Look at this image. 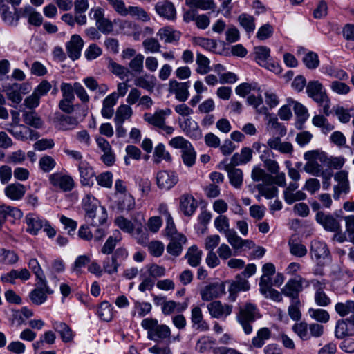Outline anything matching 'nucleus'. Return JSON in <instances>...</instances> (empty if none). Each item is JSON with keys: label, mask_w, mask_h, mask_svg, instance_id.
<instances>
[{"label": "nucleus", "mask_w": 354, "mask_h": 354, "mask_svg": "<svg viewBox=\"0 0 354 354\" xmlns=\"http://www.w3.org/2000/svg\"><path fill=\"white\" fill-rule=\"evenodd\" d=\"M207 308L210 315L214 318L226 317L232 311V306L223 304L220 301H214L207 304Z\"/></svg>", "instance_id": "obj_14"}, {"label": "nucleus", "mask_w": 354, "mask_h": 354, "mask_svg": "<svg viewBox=\"0 0 354 354\" xmlns=\"http://www.w3.org/2000/svg\"><path fill=\"white\" fill-rule=\"evenodd\" d=\"M8 131L16 139L23 141L28 139L34 140L37 139L39 136L37 131L24 125L14 127L12 129H8Z\"/></svg>", "instance_id": "obj_20"}, {"label": "nucleus", "mask_w": 354, "mask_h": 354, "mask_svg": "<svg viewBox=\"0 0 354 354\" xmlns=\"http://www.w3.org/2000/svg\"><path fill=\"white\" fill-rule=\"evenodd\" d=\"M179 127L189 138L194 140H199L202 138L203 133L196 121L191 117L178 121Z\"/></svg>", "instance_id": "obj_10"}, {"label": "nucleus", "mask_w": 354, "mask_h": 354, "mask_svg": "<svg viewBox=\"0 0 354 354\" xmlns=\"http://www.w3.org/2000/svg\"><path fill=\"white\" fill-rule=\"evenodd\" d=\"M15 9V12H12L10 10V7L0 10V15L2 20L8 26H16L18 24V21L21 16Z\"/></svg>", "instance_id": "obj_38"}, {"label": "nucleus", "mask_w": 354, "mask_h": 354, "mask_svg": "<svg viewBox=\"0 0 354 354\" xmlns=\"http://www.w3.org/2000/svg\"><path fill=\"white\" fill-rule=\"evenodd\" d=\"M287 102L290 106H292L295 113L299 117L301 120L306 121L308 118L309 114L308 110L303 104L291 98H288Z\"/></svg>", "instance_id": "obj_57"}, {"label": "nucleus", "mask_w": 354, "mask_h": 354, "mask_svg": "<svg viewBox=\"0 0 354 354\" xmlns=\"http://www.w3.org/2000/svg\"><path fill=\"white\" fill-rule=\"evenodd\" d=\"M196 62L198 65L196 71L198 73L201 75H205L208 73L211 68L209 66L210 61L209 59L205 57V55L197 53L196 54Z\"/></svg>", "instance_id": "obj_56"}, {"label": "nucleus", "mask_w": 354, "mask_h": 354, "mask_svg": "<svg viewBox=\"0 0 354 354\" xmlns=\"http://www.w3.org/2000/svg\"><path fill=\"white\" fill-rule=\"evenodd\" d=\"M21 17L28 18V23L35 26H39L42 24L43 17L30 6H25L19 10Z\"/></svg>", "instance_id": "obj_32"}, {"label": "nucleus", "mask_w": 354, "mask_h": 354, "mask_svg": "<svg viewBox=\"0 0 354 354\" xmlns=\"http://www.w3.org/2000/svg\"><path fill=\"white\" fill-rule=\"evenodd\" d=\"M308 313L310 318L320 323H327L330 319L328 311L322 308H310Z\"/></svg>", "instance_id": "obj_50"}, {"label": "nucleus", "mask_w": 354, "mask_h": 354, "mask_svg": "<svg viewBox=\"0 0 354 354\" xmlns=\"http://www.w3.org/2000/svg\"><path fill=\"white\" fill-rule=\"evenodd\" d=\"M187 308V303H177L173 300L166 301L162 308V313L165 315H171L175 312L180 313Z\"/></svg>", "instance_id": "obj_45"}, {"label": "nucleus", "mask_w": 354, "mask_h": 354, "mask_svg": "<svg viewBox=\"0 0 354 354\" xmlns=\"http://www.w3.org/2000/svg\"><path fill=\"white\" fill-rule=\"evenodd\" d=\"M80 182L84 186L92 187L94 185L95 172L86 162L79 164Z\"/></svg>", "instance_id": "obj_28"}, {"label": "nucleus", "mask_w": 354, "mask_h": 354, "mask_svg": "<svg viewBox=\"0 0 354 354\" xmlns=\"http://www.w3.org/2000/svg\"><path fill=\"white\" fill-rule=\"evenodd\" d=\"M230 244L234 250H239L243 247H245L248 249H251L255 247V243L253 241L243 239L241 237L238 236L237 233L230 242Z\"/></svg>", "instance_id": "obj_59"}, {"label": "nucleus", "mask_w": 354, "mask_h": 354, "mask_svg": "<svg viewBox=\"0 0 354 354\" xmlns=\"http://www.w3.org/2000/svg\"><path fill=\"white\" fill-rule=\"evenodd\" d=\"M310 253L316 259H325L329 255V250L325 243L315 240L311 243Z\"/></svg>", "instance_id": "obj_37"}, {"label": "nucleus", "mask_w": 354, "mask_h": 354, "mask_svg": "<svg viewBox=\"0 0 354 354\" xmlns=\"http://www.w3.org/2000/svg\"><path fill=\"white\" fill-rule=\"evenodd\" d=\"M162 160L171 162V157L169 151L166 150L165 145L162 143H159L154 149L153 162L159 164Z\"/></svg>", "instance_id": "obj_47"}, {"label": "nucleus", "mask_w": 354, "mask_h": 354, "mask_svg": "<svg viewBox=\"0 0 354 354\" xmlns=\"http://www.w3.org/2000/svg\"><path fill=\"white\" fill-rule=\"evenodd\" d=\"M147 274L153 279L161 278L166 274V269L156 263H149L145 266Z\"/></svg>", "instance_id": "obj_54"}, {"label": "nucleus", "mask_w": 354, "mask_h": 354, "mask_svg": "<svg viewBox=\"0 0 354 354\" xmlns=\"http://www.w3.org/2000/svg\"><path fill=\"white\" fill-rule=\"evenodd\" d=\"M292 331L302 341H308L310 339L309 335L308 324L305 321L296 322L292 326Z\"/></svg>", "instance_id": "obj_44"}, {"label": "nucleus", "mask_w": 354, "mask_h": 354, "mask_svg": "<svg viewBox=\"0 0 354 354\" xmlns=\"http://www.w3.org/2000/svg\"><path fill=\"white\" fill-rule=\"evenodd\" d=\"M53 328L59 333L64 342H69L73 340V335L71 328L64 322H54L53 323Z\"/></svg>", "instance_id": "obj_39"}, {"label": "nucleus", "mask_w": 354, "mask_h": 354, "mask_svg": "<svg viewBox=\"0 0 354 354\" xmlns=\"http://www.w3.org/2000/svg\"><path fill=\"white\" fill-rule=\"evenodd\" d=\"M354 335V326H351L347 319H339L337 322L335 336L338 339Z\"/></svg>", "instance_id": "obj_31"}, {"label": "nucleus", "mask_w": 354, "mask_h": 354, "mask_svg": "<svg viewBox=\"0 0 354 354\" xmlns=\"http://www.w3.org/2000/svg\"><path fill=\"white\" fill-rule=\"evenodd\" d=\"M196 208L197 202L192 195L185 194L180 196V209L185 216H192Z\"/></svg>", "instance_id": "obj_26"}, {"label": "nucleus", "mask_w": 354, "mask_h": 354, "mask_svg": "<svg viewBox=\"0 0 354 354\" xmlns=\"http://www.w3.org/2000/svg\"><path fill=\"white\" fill-rule=\"evenodd\" d=\"M228 174L230 182L235 188H240L243 183V172L240 169L232 167V165H226L224 167Z\"/></svg>", "instance_id": "obj_35"}, {"label": "nucleus", "mask_w": 354, "mask_h": 354, "mask_svg": "<svg viewBox=\"0 0 354 354\" xmlns=\"http://www.w3.org/2000/svg\"><path fill=\"white\" fill-rule=\"evenodd\" d=\"M250 288L248 281L243 277L242 275H237L236 279L230 284L229 287V298L232 301H234L236 298V293L239 291H247Z\"/></svg>", "instance_id": "obj_25"}, {"label": "nucleus", "mask_w": 354, "mask_h": 354, "mask_svg": "<svg viewBox=\"0 0 354 354\" xmlns=\"http://www.w3.org/2000/svg\"><path fill=\"white\" fill-rule=\"evenodd\" d=\"M157 35L165 43L171 44L178 41L181 34L180 32L172 29L171 27L166 26L160 28L158 30Z\"/></svg>", "instance_id": "obj_33"}, {"label": "nucleus", "mask_w": 354, "mask_h": 354, "mask_svg": "<svg viewBox=\"0 0 354 354\" xmlns=\"http://www.w3.org/2000/svg\"><path fill=\"white\" fill-rule=\"evenodd\" d=\"M302 62L308 69L313 70L319 65L318 55L313 51L306 53L302 58Z\"/></svg>", "instance_id": "obj_58"}, {"label": "nucleus", "mask_w": 354, "mask_h": 354, "mask_svg": "<svg viewBox=\"0 0 354 354\" xmlns=\"http://www.w3.org/2000/svg\"><path fill=\"white\" fill-rule=\"evenodd\" d=\"M200 294L203 301H212L225 294V286L223 283H211L203 287Z\"/></svg>", "instance_id": "obj_13"}, {"label": "nucleus", "mask_w": 354, "mask_h": 354, "mask_svg": "<svg viewBox=\"0 0 354 354\" xmlns=\"http://www.w3.org/2000/svg\"><path fill=\"white\" fill-rule=\"evenodd\" d=\"M25 86L24 84L17 83L10 84L3 86V91L6 93L8 100L19 104L22 100L21 92Z\"/></svg>", "instance_id": "obj_23"}, {"label": "nucleus", "mask_w": 354, "mask_h": 354, "mask_svg": "<svg viewBox=\"0 0 354 354\" xmlns=\"http://www.w3.org/2000/svg\"><path fill=\"white\" fill-rule=\"evenodd\" d=\"M24 222L26 225V231L28 234L35 236L43 229L49 238H53L56 234L55 230L50 225L49 222L38 215L29 213L26 215Z\"/></svg>", "instance_id": "obj_3"}, {"label": "nucleus", "mask_w": 354, "mask_h": 354, "mask_svg": "<svg viewBox=\"0 0 354 354\" xmlns=\"http://www.w3.org/2000/svg\"><path fill=\"white\" fill-rule=\"evenodd\" d=\"M334 180L337 183L333 187V198L335 200L339 198L342 194H348L350 189L348 172L341 170L334 175Z\"/></svg>", "instance_id": "obj_11"}, {"label": "nucleus", "mask_w": 354, "mask_h": 354, "mask_svg": "<svg viewBox=\"0 0 354 354\" xmlns=\"http://www.w3.org/2000/svg\"><path fill=\"white\" fill-rule=\"evenodd\" d=\"M247 102L250 106H253L258 113L264 115L268 113V109L263 104V99L261 95H249L247 98Z\"/></svg>", "instance_id": "obj_53"}, {"label": "nucleus", "mask_w": 354, "mask_h": 354, "mask_svg": "<svg viewBox=\"0 0 354 354\" xmlns=\"http://www.w3.org/2000/svg\"><path fill=\"white\" fill-rule=\"evenodd\" d=\"M118 102V95L111 93L108 95L102 102V108L101 109L102 116L106 119L112 118L114 113V106Z\"/></svg>", "instance_id": "obj_27"}, {"label": "nucleus", "mask_w": 354, "mask_h": 354, "mask_svg": "<svg viewBox=\"0 0 354 354\" xmlns=\"http://www.w3.org/2000/svg\"><path fill=\"white\" fill-rule=\"evenodd\" d=\"M19 260L18 255L12 250L0 248V263L4 265H12Z\"/></svg>", "instance_id": "obj_52"}, {"label": "nucleus", "mask_w": 354, "mask_h": 354, "mask_svg": "<svg viewBox=\"0 0 354 354\" xmlns=\"http://www.w3.org/2000/svg\"><path fill=\"white\" fill-rule=\"evenodd\" d=\"M157 14L167 20L174 21L176 19V10L174 3L165 0L158 2L155 6Z\"/></svg>", "instance_id": "obj_15"}, {"label": "nucleus", "mask_w": 354, "mask_h": 354, "mask_svg": "<svg viewBox=\"0 0 354 354\" xmlns=\"http://www.w3.org/2000/svg\"><path fill=\"white\" fill-rule=\"evenodd\" d=\"M141 326L147 330V338L150 340L156 342L172 341L169 327L165 324H159L156 319L145 318L141 322Z\"/></svg>", "instance_id": "obj_2"}, {"label": "nucleus", "mask_w": 354, "mask_h": 354, "mask_svg": "<svg viewBox=\"0 0 354 354\" xmlns=\"http://www.w3.org/2000/svg\"><path fill=\"white\" fill-rule=\"evenodd\" d=\"M271 337V330L266 327H263L257 330L256 336L252 339V346L257 348H261L266 341Z\"/></svg>", "instance_id": "obj_40"}, {"label": "nucleus", "mask_w": 354, "mask_h": 354, "mask_svg": "<svg viewBox=\"0 0 354 354\" xmlns=\"http://www.w3.org/2000/svg\"><path fill=\"white\" fill-rule=\"evenodd\" d=\"M24 122L29 126L40 129L44 124L41 118L35 112H25L22 115Z\"/></svg>", "instance_id": "obj_49"}, {"label": "nucleus", "mask_w": 354, "mask_h": 354, "mask_svg": "<svg viewBox=\"0 0 354 354\" xmlns=\"http://www.w3.org/2000/svg\"><path fill=\"white\" fill-rule=\"evenodd\" d=\"M335 311L342 317L350 313H354V301L347 300L346 302H339L335 306Z\"/></svg>", "instance_id": "obj_61"}, {"label": "nucleus", "mask_w": 354, "mask_h": 354, "mask_svg": "<svg viewBox=\"0 0 354 354\" xmlns=\"http://www.w3.org/2000/svg\"><path fill=\"white\" fill-rule=\"evenodd\" d=\"M84 46V41L78 35L71 36L70 41L66 44V51L68 57L73 60L77 59L81 55Z\"/></svg>", "instance_id": "obj_18"}, {"label": "nucleus", "mask_w": 354, "mask_h": 354, "mask_svg": "<svg viewBox=\"0 0 354 354\" xmlns=\"http://www.w3.org/2000/svg\"><path fill=\"white\" fill-rule=\"evenodd\" d=\"M157 185L161 189H169L178 182V177L173 171H160L157 174Z\"/></svg>", "instance_id": "obj_21"}, {"label": "nucleus", "mask_w": 354, "mask_h": 354, "mask_svg": "<svg viewBox=\"0 0 354 354\" xmlns=\"http://www.w3.org/2000/svg\"><path fill=\"white\" fill-rule=\"evenodd\" d=\"M188 6L202 10L214 11L216 8V4L214 0H192L188 4Z\"/></svg>", "instance_id": "obj_55"}, {"label": "nucleus", "mask_w": 354, "mask_h": 354, "mask_svg": "<svg viewBox=\"0 0 354 354\" xmlns=\"http://www.w3.org/2000/svg\"><path fill=\"white\" fill-rule=\"evenodd\" d=\"M120 263L114 258L106 257L102 262L103 271L109 274H113L118 272Z\"/></svg>", "instance_id": "obj_62"}, {"label": "nucleus", "mask_w": 354, "mask_h": 354, "mask_svg": "<svg viewBox=\"0 0 354 354\" xmlns=\"http://www.w3.org/2000/svg\"><path fill=\"white\" fill-rule=\"evenodd\" d=\"M23 216V212L18 208L6 205H0V221L2 223L8 218L12 217L14 219H20Z\"/></svg>", "instance_id": "obj_36"}, {"label": "nucleus", "mask_w": 354, "mask_h": 354, "mask_svg": "<svg viewBox=\"0 0 354 354\" xmlns=\"http://www.w3.org/2000/svg\"><path fill=\"white\" fill-rule=\"evenodd\" d=\"M310 283L315 290V301L319 306H327L330 304V298L324 292V289L326 287V283L324 281H319L313 279L310 281Z\"/></svg>", "instance_id": "obj_17"}, {"label": "nucleus", "mask_w": 354, "mask_h": 354, "mask_svg": "<svg viewBox=\"0 0 354 354\" xmlns=\"http://www.w3.org/2000/svg\"><path fill=\"white\" fill-rule=\"evenodd\" d=\"M304 158L306 160L304 170L313 176H319L323 168L319 161L322 162L325 160V153L318 150L308 151L304 153Z\"/></svg>", "instance_id": "obj_6"}, {"label": "nucleus", "mask_w": 354, "mask_h": 354, "mask_svg": "<svg viewBox=\"0 0 354 354\" xmlns=\"http://www.w3.org/2000/svg\"><path fill=\"white\" fill-rule=\"evenodd\" d=\"M191 321L193 327L200 331H207L209 330L208 324L203 319L202 310L198 306H194L192 309Z\"/></svg>", "instance_id": "obj_30"}, {"label": "nucleus", "mask_w": 354, "mask_h": 354, "mask_svg": "<svg viewBox=\"0 0 354 354\" xmlns=\"http://www.w3.org/2000/svg\"><path fill=\"white\" fill-rule=\"evenodd\" d=\"M259 194L266 199H272L277 197L279 189L273 185L270 181L268 183H259L256 186Z\"/></svg>", "instance_id": "obj_34"}, {"label": "nucleus", "mask_w": 354, "mask_h": 354, "mask_svg": "<svg viewBox=\"0 0 354 354\" xmlns=\"http://www.w3.org/2000/svg\"><path fill=\"white\" fill-rule=\"evenodd\" d=\"M133 115V110L128 104L120 105L115 112L114 122L115 124H123L125 120L131 118Z\"/></svg>", "instance_id": "obj_41"}, {"label": "nucleus", "mask_w": 354, "mask_h": 354, "mask_svg": "<svg viewBox=\"0 0 354 354\" xmlns=\"http://www.w3.org/2000/svg\"><path fill=\"white\" fill-rule=\"evenodd\" d=\"M156 84V77L149 73H145L142 75L136 77L134 80L135 86L147 90L149 92H153Z\"/></svg>", "instance_id": "obj_29"}, {"label": "nucleus", "mask_w": 354, "mask_h": 354, "mask_svg": "<svg viewBox=\"0 0 354 354\" xmlns=\"http://www.w3.org/2000/svg\"><path fill=\"white\" fill-rule=\"evenodd\" d=\"M261 317L257 306L251 303H247L239 308L236 315L238 322L241 325L244 333L247 335L252 332L251 324Z\"/></svg>", "instance_id": "obj_5"}, {"label": "nucleus", "mask_w": 354, "mask_h": 354, "mask_svg": "<svg viewBox=\"0 0 354 354\" xmlns=\"http://www.w3.org/2000/svg\"><path fill=\"white\" fill-rule=\"evenodd\" d=\"M214 224L215 228L225 235L227 242L230 243L236 235V232L234 229L230 228L228 218L225 215H220L214 219Z\"/></svg>", "instance_id": "obj_16"}, {"label": "nucleus", "mask_w": 354, "mask_h": 354, "mask_svg": "<svg viewBox=\"0 0 354 354\" xmlns=\"http://www.w3.org/2000/svg\"><path fill=\"white\" fill-rule=\"evenodd\" d=\"M26 192V187L19 183H10L4 189L6 196L12 201H20L24 196Z\"/></svg>", "instance_id": "obj_24"}, {"label": "nucleus", "mask_w": 354, "mask_h": 354, "mask_svg": "<svg viewBox=\"0 0 354 354\" xmlns=\"http://www.w3.org/2000/svg\"><path fill=\"white\" fill-rule=\"evenodd\" d=\"M50 183L63 192H70L75 187V182L73 178L67 174L61 172H55L49 176Z\"/></svg>", "instance_id": "obj_8"}, {"label": "nucleus", "mask_w": 354, "mask_h": 354, "mask_svg": "<svg viewBox=\"0 0 354 354\" xmlns=\"http://www.w3.org/2000/svg\"><path fill=\"white\" fill-rule=\"evenodd\" d=\"M268 147L283 154H292L293 152V146L289 142H282L279 136H274L269 138L267 141Z\"/></svg>", "instance_id": "obj_22"}, {"label": "nucleus", "mask_w": 354, "mask_h": 354, "mask_svg": "<svg viewBox=\"0 0 354 354\" xmlns=\"http://www.w3.org/2000/svg\"><path fill=\"white\" fill-rule=\"evenodd\" d=\"M189 82H178L176 80L169 82V92L175 95L176 98L180 102H185L189 95Z\"/></svg>", "instance_id": "obj_19"}, {"label": "nucleus", "mask_w": 354, "mask_h": 354, "mask_svg": "<svg viewBox=\"0 0 354 354\" xmlns=\"http://www.w3.org/2000/svg\"><path fill=\"white\" fill-rule=\"evenodd\" d=\"M53 293L46 280L38 283V286L33 289L29 295L30 299L35 305H41L47 300V295Z\"/></svg>", "instance_id": "obj_9"}, {"label": "nucleus", "mask_w": 354, "mask_h": 354, "mask_svg": "<svg viewBox=\"0 0 354 354\" xmlns=\"http://www.w3.org/2000/svg\"><path fill=\"white\" fill-rule=\"evenodd\" d=\"M203 252L196 245L191 246L185 255L187 262L192 267H197L201 261Z\"/></svg>", "instance_id": "obj_43"}, {"label": "nucleus", "mask_w": 354, "mask_h": 354, "mask_svg": "<svg viewBox=\"0 0 354 354\" xmlns=\"http://www.w3.org/2000/svg\"><path fill=\"white\" fill-rule=\"evenodd\" d=\"M78 122L74 117L61 115L59 119V128L62 131L72 129L77 126Z\"/></svg>", "instance_id": "obj_63"}, {"label": "nucleus", "mask_w": 354, "mask_h": 354, "mask_svg": "<svg viewBox=\"0 0 354 354\" xmlns=\"http://www.w3.org/2000/svg\"><path fill=\"white\" fill-rule=\"evenodd\" d=\"M122 239V235L119 230H115L110 236L101 249V252L104 254H110L113 252L117 243Z\"/></svg>", "instance_id": "obj_42"}, {"label": "nucleus", "mask_w": 354, "mask_h": 354, "mask_svg": "<svg viewBox=\"0 0 354 354\" xmlns=\"http://www.w3.org/2000/svg\"><path fill=\"white\" fill-rule=\"evenodd\" d=\"M316 221L319 223L326 231H341L340 222L331 214H326L323 212H317L315 216Z\"/></svg>", "instance_id": "obj_12"}, {"label": "nucleus", "mask_w": 354, "mask_h": 354, "mask_svg": "<svg viewBox=\"0 0 354 354\" xmlns=\"http://www.w3.org/2000/svg\"><path fill=\"white\" fill-rule=\"evenodd\" d=\"M239 22L240 25L247 32H252L255 29L254 19L253 17L241 14L239 17Z\"/></svg>", "instance_id": "obj_64"}, {"label": "nucleus", "mask_w": 354, "mask_h": 354, "mask_svg": "<svg viewBox=\"0 0 354 354\" xmlns=\"http://www.w3.org/2000/svg\"><path fill=\"white\" fill-rule=\"evenodd\" d=\"M312 123L314 126L321 128L322 133L327 134L333 131L335 127L329 123L328 120L322 115H316L312 119Z\"/></svg>", "instance_id": "obj_48"}, {"label": "nucleus", "mask_w": 354, "mask_h": 354, "mask_svg": "<svg viewBox=\"0 0 354 354\" xmlns=\"http://www.w3.org/2000/svg\"><path fill=\"white\" fill-rule=\"evenodd\" d=\"M310 286V282L306 279L298 275L293 279L288 281L283 288L281 289V292L286 297L291 299V301L299 299L298 296L300 292L304 288Z\"/></svg>", "instance_id": "obj_7"}, {"label": "nucleus", "mask_w": 354, "mask_h": 354, "mask_svg": "<svg viewBox=\"0 0 354 354\" xmlns=\"http://www.w3.org/2000/svg\"><path fill=\"white\" fill-rule=\"evenodd\" d=\"M254 50V58L257 62L261 66L265 65L270 59V48L266 46H257Z\"/></svg>", "instance_id": "obj_51"}, {"label": "nucleus", "mask_w": 354, "mask_h": 354, "mask_svg": "<svg viewBox=\"0 0 354 354\" xmlns=\"http://www.w3.org/2000/svg\"><path fill=\"white\" fill-rule=\"evenodd\" d=\"M85 211L86 221L91 225H102L107 219V213L104 207H100V203L94 196L87 194L82 200Z\"/></svg>", "instance_id": "obj_1"}, {"label": "nucleus", "mask_w": 354, "mask_h": 354, "mask_svg": "<svg viewBox=\"0 0 354 354\" xmlns=\"http://www.w3.org/2000/svg\"><path fill=\"white\" fill-rule=\"evenodd\" d=\"M97 315L103 321H111L113 317V309L111 305L107 301H102L98 308Z\"/></svg>", "instance_id": "obj_60"}, {"label": "nucleus", "mask_w": 354, "mask_h": 354, "mask_svg": "<svg viewBox=\"0 0 354 354\" xmlns=\"http://www.w3.org/2000/svg\"><path fill=\"white\" fill-rule=\"evenodd\" d=\"M165 111H158L155 113H146L144 114V120L151 125L160 128L165 123Z\"/></svg>", "instance_id": "obj_46"}, {"label": "nucleus", "mask_w": 354, "mask_h": 354, "mask_svg": "<svg viewBox=\"0 0 354 354\" xmlns=\"http://www.w3.org/2000/svg\"><path fill=\"white\" fill-rule=\"evenodd\" d=\"M306 92L317 103L322 106V111L328 116L330 114V101L321 82L317 80L310 81L306 85Z\"/></svg>", "instance_id": "obj_4"}]
</instances>
